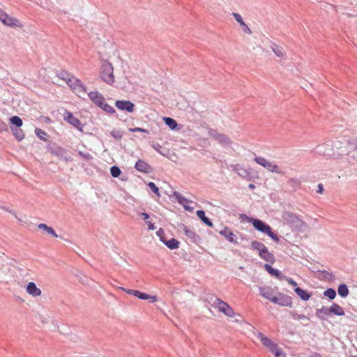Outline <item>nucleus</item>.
Wrapping results in <instances>:
<instances>
[{
    "instance_id": "nucleus-11",
    "label": "nucleus",
    "mask_w": 357,
    "mask_h": 357,
    "mask_svg": "<svg viewBox=\"0 0 357 357\" xmlns=\"http://www.w3.org/2000/svg\"><path fill=\"white\" fill-rule=\"evenodd\" d=\"M64 119L79 131H82V125L79 120L75 117L70 112H66L63 115Z\"/></svg>"
},
{
    "instance_id": "nucleus-46",
    "label": "nucleus",
    "mask_w": 357,
    "mask_h": 357,
    "mask_svg": "<svg viewBox=\"0 0 357 357\" xmlns=\"http://www.w3.org/2000/svg\"><path fill=\"white\" fill-rule=\"evenodd\" d=\"M15 220L13 221L15 222H24L25 220H27L26 217L24 215V214L20 213L19 215H14Z\"/></svg>"
},
{
    "instance_id": "nucleus-48",
    "label": "nucleus",
    "mask_w": 357,
    "mask_h": 357,
    "mask_svg": "<svg viewBox=\"0 0 357 357\" xmlns=\"http://www.w3.org/2000/svg\"><path fill=\"white\" fill-rule=\"evenodd\" d=\"M291 316L294 319L297 320H303V319H308L307 317L304 314H298L296 313L292 312Z\"/></svg>"
},
{
    "instance_id": "nucleus-9",
    "label": "nucleus",
    "mask_w": 357,
    "mask_h": 357,
    "mask_svg": "<svg viewBox=\"0 0 357 357\" xmlns=\"http://www.w3.org/2000/svg\"><path fill=\"white\" fill-rule=\"evenodd\" d=\"M118 289L126 292L128 294L133 295L142 300H148L151 303H155L158 301V297L156 296H151L146 293H142L138 290L126 289L122 287H119Z\"/></svg>"
},
{
    "instance_id": "nucleus-43",
    "label": "nucleus",
    "mask_w": 357,
    "mask_h": 357,
    "mask_svg": "<svg viewBox=\"0 0 357 357\" xmlns=\"http://www.w3.org/2000/svg\"><path fill=\"white\" fill-rule=\"evenodd\" d=\"M234 171L238 174L240 176H245L247 175V172L245 169H243V167H238L236 166L235 167V169Z\"/></svg>"
},
{
    "instance_id": "nucleus-36",
    "label": "nucleus",
    "mask_w": 357,
    "mask_h": 357,
    "mask_svg": "<svg viewBox=\"0 0 357 357\" xmlns=\"http://www.w3.org/2000/svg\"><path fill=\"white\" fill-rule=\"evenodd\" d=\"M240 221L241 222H247L248 223H257V224L263 223L261 220L250 218L248 216H246L245 215H241Z\"/></svg>"
},
{
    "instance_id": "nucleus-1",
    "label": "nucleus",
    "mask_w": 357,
    "mask_h": 357,
    "mask_svg": "<svg viewBox=\"0 0 357 357\" xmlns=\"http://www.w3.org/2000/svg\"><path fill=\"white\" fill-rule=\"evenodd\" d=\"M89 99L97 106L108 113H114V108L105 102L103 96L97 91H91L88 93Z\"/></svg>"
},
{
    "instance_id": "nucleus-18",
    "label": "nucleus",
    "mask_w": 357,
    "mask_h": 357,
    "mask_svg": "<svg viewBox=\"0 0 357 357\" xmlns=\"http://www.w3.org/2000/svg\"><path fill=\"white\" fill-rule=\"evenodd\" d=\"M38 230L45 234L51 236L54 238H57L58 235L52 227H49L47 225H38Z\"/></svg>"
},
{
    "instance_id": "nucleus-58",
    "label": "nucleus",
    "mask_w": 357,
    "mask_h": 357,
    "mask_svg": "<svg viewBox=\"0 0 357 357\" xmlns=\"http://www.w3.org/2000/svg\"><path fill=\"white\" fill-rule=\"evenodd\" d=\"M310 357H321V356L319 354L315 353V354H312V356H310Z\"/></svg>"
},
{
    "instance_id": "nucleus-60",
    "label": "nucleus",
    "mask_w": 357,
    "mask_h": 357,
    "mask_svg": "<svg viewBox=\"0 0 357 357\" xmlns=\"http://www.w3.org/2000/svg\"><path fill=\"white\" fill-rule=\"evenodd\" d=\"M294 181H295V180L291 179V180L289 181V183H292V182H294Z\"/></svg>"
},
{
    "instance_id": "nucleus-52",
    "label": "nucleus",
    "mask_w": 357,
    "mask_h": 357,
    "mask_svg": "<svg viewBox=\"0 0 357 357\" xmlns=\"http://www.w3.org/2000/svg\"><path fill=\"white\" fill-rule=\"evenodd\" d=\"M284 279L286 280V281L291 286L293 287H296L297 286V283L296 281H294L293 279L291 278H286L284 277Z\"/></svg>"
},
{
    "instance_id": "nucleus-32",
    "label": "nucleus",
    "mask_w": 357,
    "mask_h": 357,
    "mask_svg": "<svg viewBox=\"0 0 357 357\" xmlns=\"http://www.w3.org/2000/svg\"><path fill=\"white\" fill-rule=\"evenodd\" d=\"M163 121L165 123V124L169 127L170 129L172 130H175L177 126H178V124L176 123V121L172 119V118H170V117H164L163 118Z\"/></svg>"
},
{
    "instance_id": "nucleus-42",
    "label": "nucleus",
    "mask_w": 357,
    "mask_h": 357,
    "mask_svg": "<svg viewBox=\"0 0 357 357\" xmlns=\"http://www.w3.org/2000/svg\"><path fill=\"white\" fill-rule=\"evenodd\" d=\"M148 185L149 187L151 189V190L155 193L158 197L160 196V192H159V189L155 185L154 183L153 182H149L148 183Z\"/></svg>"
},
{
    "instance_id": "nucleus-31",
    "label": "nucleus",
    "mask_w": 357,
    "mask_h": 357,
    "mask_svg": "<svg viewBox=\"0 0 357 357\" xmlns=\"http://www.w3.org/2000/svg\"><path fill=\"white\" fill-rule=\"evenodd\" d=\"M269 351L273 353L275 357H286L285 354L278 347L276 344L271 347Z\"/></svg>"
},
{
    "instance_id": "nucleus-44",
    "label": "nucleus",
    "mask_w": 357,
    "mask_h": 357,
    "mask_svg": "<svg viewBox=\"0 0 357 357\" xmlns=\"http://www.w3.org/2000/svg\"><path fill=\"white\" fill-rule=\"evenodd\" d=\"M35 132L40 139L45 140V136L46 135V132L45 131L40 128H36L35 130Z\"/></svg>"
},
{
    "instance_id": "nucleus-23",
    "label": "nucleus",
    "mask_w": 357,
    "mask_h": 357,
    "mask_svg": "<svg viewBox=\"0 0 357 357\" xmlns=\"http://www.w3.org/2000/svg\"><path fill=\"white\" fill-rule=\"evenodd\" d=\"M282 217L284 220L289 223H295L299 221H302L298 217L290 212H285Z\"/></svg>"
},
{
    "instance_id": "nucleus-37",
    "label": "nucleus",
    "mask_w": 357,
    "mask_h": 357,
    "mask_svg": "<svg viewBox=\"0 0 357 357\" xmlns=\"http://www.w3.org/2000/svg\"><path fill=\"white\" fill-rule=\"evenodd\" d=\"M197 217L202 220L204 223H211V222L208 220V218L206 216L205 212L202 210H198L196 212Z\"/></svg>"
},
{
    "instance_id": "nucleus-19",
    "label": "nucleus",
    "mask_w": 357,
    "mask_h": 357,
    "mask_svg": "<svg viewBox=\"0 0 357 357\" xmlns=\"http://www.w3.org/2000/svg\"><path fill=\"white\" fill-rule=\"evenodd\" d=\"M271 52H273L277 57L281 59H284L287 56V53L284 49L276 43H274L273 47H272Z\"/></svg>"
},
{
    "instance_id": "nucleus-40",
    "label": "nucleus",
    "mask_w": 357,
    "mask_h": 357,
    "mask_svg": "<svg viewBox=\"0 0 357 357\" xmlns=\"http://www.w3.org/2000/svg\"><path fill=\"white\" fill-rule=\"evenodd\" d=\"M110 173L113 177L116 178L120 176L121 171L118 167L113 166L110 169Z\"/></svg>"
},
{
    "instance_id": "nucleus-24",
    "label": "nucleus",
    "mask_w": 357,
    "mask_h": 357,
    "mask_svg": "<svg viewBox=\"0 0 357 357\" xmlns=\"http://www.w3.org/2000/svg\"><path fill=\"white\" fill-rule=\"evenodd\" d=\"M331 314L330 307H322L320 309H318L316 312V315L320 319H326V317Z\"/></svg>"
},
{
    "instance_id": "nucleus-28",
    "label": "nucleus",
    "mask_w": 357,
    "mask_h": 357,
    "mask_svg": "<svg viewBox=\"0 0 357 357\" xmlns=\"http://www.w3.org/2000/svg\"><path fill=\"white\" fill-rule=\"evenodd\" d=\"M331 313L334 314L335 315L338 316H343L344 315V309L336 303H333V305L330 307Z\"/></svg>"
},
{
    "instance_id": "nucleus-54",
    "label": "nucleus",
    "mask_w": 357,
    "mask_h": 357,
    "mask_svg": "<svg viewBox=\"0 0 357 357\" xmlns=\"http://www.w3.org/2000/svg\"><path fill=\"white\" fill-rule=\"evenodd\" d=\"M111 135L115 137L116 139H120L121 137V135L120 134H119L118 132H116L114 131H112L111 132Z\"/></svg>"
},
{
    "instance_id": "nucleus-33",
    "label": "nucleus",
    "mask_w": 357,
    "mask_h": 357,
    "mask_svg": "<svg viewBox=\"0 0 357 357\" xmlns=\"http://www.w3.org/2000/svg\"><path fill=\"white\" fill-rule=\"evenodd\" d=\"M9 121L12 126H15L16 128H21L22 126V120L17 116H14L9 119Z\"/></svg>"
},
{
    "instance_id": "nucleus-17",
    "label": "nucleus",
    "mask_w": 357,
    "mask_h": 357,
    "mask_svg": "<svg viewBox=\"0 0 357 357\" xmlns=\"http://www.w3.org/2000/svg\"><path fill=\"white\" fill-rule=\"evenodd\" d=\"M232 15L234 17V19L236 20V22L239 23L240 26H241L242 31L245 33H247V34H249V35L252 33V31H251L250 29L244 22L242 17L239 14L234 13L232 14Z\"/></svg>"
},
{
    "instance_id": "nucleus-35",
    "label": "nucleus",
    "mask_w": 357,
    "mask_h": 357,
    "mask_svg": "<svg viewBox=\"0 0 357 357\" xmlns=\"http://www.w3.org/2000/svg\"><path fill=\"white\" fill-rule=\"evenodd\" d=\"M215 137L218 142H220V143H222L223 144H229L231 143V140L229 139V138L225 135L217 134L215 136Z\"/></svg>"
},
{
    "instance_id": "nucleus-59",
    "label": "nucleus",
    "mask_w": 357,
    "mask_h": 357,
    "mask_svg": "<svg viewBox=\"0 0 357 357\" xmlns=\"http://www.w3.org/2000/svg\"><path fill=\"white\" fill-rule=\"evenodd\" d=\"M248 187L250 189H255V185L254 184H252V183H250Z\"/></svg>"
},
{
    "instance_id": "nucleus-61",
    "label": "nucleus",
    "mask_w": 357,
    "mask_h": 357,
    "mask_svg": "<svg viewBox=\"0 0 357 357\" xmlns=\"http://www.w3.org/2000/svg\"><path fill=\"white\" fill-rule=\"evenodd\" d=\"M354 357H357V355H356V356H354Z\"/></svg>"
},
{
    "instance_id": "nucleus-50",
    "label": "nucleus",
    "mask_w": 357,
    "mask_h": 357,
    "mask_svg": "<svg viewBox=\"0 0 357 357\" xmlns=\"http://www.w3.org/2000/svg\"><path fill=\"white\" fill-rule=\"evenodd\" d=\"M129 131L131 132H141L148 133L147 130L141 128H129Z\"/></svg>"
},
{
    "instance_id": "nucleus-47",
    "label": "nucleus",
    "mask_w": 357,
    "mask_h": 357,
    "mask_svg": "<svg viewBox=\"0 0 357 357\" xmlns=\"http://www.w3.org/2000/svg\"><path fill=\"white\" fill-rule=\"evenodd\" d=\"M157 236L160 238V240L164 243V241L166 240V238L165 236L164 231L162 229H160L156 232Z\"/></svg>"
},
{
    "instance_id": "nucleus-51",
    "label": "nucleus",
    "mask_w": 357,
    "mask_h": 357,
    "mask_svg": "<svg viewBox=\"0 0 357 357\" xmlns=\"http://www.w3.org/2000/svg\"><path fill=\"white\" fill-rule=\"evenodd\" d=\"M8 130V127L6 123L0 119V132H6Z\"/></svg>"
},
{
    "instance_id": "nucleus-20",
    "label": "nucleus",
    "mask_w": 357,
    "mask_h": 357,
    "mask_svg": "<svg viewBox=\"0 0 357 357\" xmlns=\"http://www.w3.org/2000/svg\"><path fill=\"white\" fill-rule=\"evenodd\" d=\"M181 231H183L186 236L192 239L194 241L199 238V236L194 231V230L185 225H182Z\"/></svg>"
},
{
    "instance_id": "nucleus-3",
    "label": "nucleus",
    "mask_w": 357,
    "mask_h": 357,
    "mask_svg": "<svg viewBox=\"0 0 357 357\" xmlns=\"http://www.w3.org/2000/svg\"><path fill=\"white\" fill-rule=\"evenodd\" d=\"M65 81L72 91L79 98H82L87 93L86 87L76 77H72L66 79Z\"/></svg>"
},
{
    "instance_id": "nucleus-30",
    "label": "nucleus",
    "mask_w": 357,
    "mask_h": 357,
    "mask_svg": "<svg viewBox=\"0 0 357 357\" xmlns=\"http://www.w3.org/2000/svg\"><path fill=\"white\" fill-rule=\"evenodd\" d=\"M13 135L18 141H22L25 135L22 129L20 128H13V127L10 128Z\"/></svg>"
},
{
    "instance_id": "nucleus-26",
    "label": "nucleus",
    "mask_w": 357,
    "mask_h": 357,
    "mask_svg": "<svg viewBox=\"0 0 357 357\" xmlns=\"http://www.w3.org/2000/svg\"><path fill=\"white\" fill-rule=\"evenodd\" d=\"M220 234L226 238L228 241L231 243L236 242V236L234 234L230 229L225 228V229L220 231Z\"/></svg>"
},
{
    "instance_id": "nucleus-15",
    "label": "nucleus",
    "mask_w": 357,
    "mask_h": 357,
    "mask_svg": "<svg viewBox=\"0 0 357 357\" xmlns=\"http://www.w3.org/2000/svg\"><path fill=\"white\" fill-rule=\"evenodd\" d=\"M259 294L261 296L271 301H272L273 298L275 297L274 291L270 287H260Z\"/></svg>"
},
{
    "instance_id": "nucleus-53",
    "label": "nucleus",
    "mask_w": 357,
    "mask_h": 357,
    "mask_svg": "<svg viewBox=\"0 0 357 357\" xmlns=\"http://www.w3.org/2000/svg\"><path fill=\"white\" fill-rule=\"evenodd\" d=\"M268 234L269 236H271L275 241H279V238L277 236V235H275L274 233H273V231L271 230L268 232Z\"/></svg>"
},
{
    "instance_id": "nucleus-56",
    "label": "nucleus",
    "mask_w": 357,
    "mask_h": 357,
    "mask_svg": "<svg viewBox=\"0 0 357 357\" xmlns=\"http://www.w3.org/2000/svg\"><path fill=\"white\" fill-rule=\"evenodd\" d=\"M155 229L154 225H148V230H153Z\"/></svg>"
},
{
    "instance_id": "nucleus-41",
    "label": "nucleus",
    "mask_w": 357,
    "mask_h": 357,
    "mask_svg": "<svg viewBox=\"0 0 357 357\" xmlns=\"http://www.w3.org/2000/svg\"><path fill=\"white\" fill-rule=\"evenodd\" d=\"M348 144L351 149L357 150V137H351L348 141Z\"/></svg>"
},
{
    "instance_id": "nucleus-4",
    "label": "nucleus",
    "mask_w": 357,
    "mask_h": 357,
    "mask_svg": "<svg viewBox=\"0 0 357 357\" xmlns=\"http://www.w3.org/2000/svg\"><path fill=\"white\" fill-rule=\"evenodd\" d=\"M254 160L261 167H264L266 169L272 173H275L278 174H283L284 172L282 171L281 168L274 162L270 161L268 159L257 156L254 158Z\"/></svg>"
},
{
    "instance_id": "nucleus-55",
    "label": "nucleus",
    "mask_w": 357,
    "mask_h": 357,
    "mask_svg": "<svg viewBox=\"0 0 357 357\" xmlns=\"http://www.w3.org/2000/svg\"><path fill=\"white\" fill-rule=\"evenodd\" d=\"M324 192V187H323V185L322 184H319L318 185V190H317V192L319 193V194H322Z\"/></svg>"
},
{
    "instance_id": "nucleus-12",
    "label": "nucleus",
    "mask_w": 357,
    "mask_h": 357,
    "mask_svg": "<svg viewBox=\"0 0 357 357\" xmlns=\"http://www.w3.org/2000/svg\"><path fill=\"white\" fill-rule=\"evenodd\" d=\"M274 43L269 39L266 38L261 40L259 47L264 54L269 56L271 54L272 47H273Z\"/></svg>"
},
{
    "instance_id": "nucleus-5",
    "label": "nucleus",
    "mask_w": 357,
    "mask_h": 357,
    "mask_svg": "<svg viewBox=\"0 0 357 357\" xmlns=\"http://www.w3.org/2000/svg\"><path fill=\"white\" fill-rule=\"evenodd\" d=\"M100 77L105 82L109 84H112L114 82V68L111 63L108 61L103 62L101 67Z\"/></svg>"
},
{
    "instance_id": "nucleus-49",
    "label": "nucleus",
    "mask_w": 357,
    "mask_h": 357,
    "mask_svg": "<svg viewBox=\"0 0 357 357\" xmlns=\"http://www.w3.org/2000/svg\"><path fill=\"white\" fill-rule=\"evenodd\" d=\"M79 155L82 156L84 159L87 160H91L92 158V156L91 155L90 153H84L81 151H79Z\"/></svg>"
},
{
    "instance_id": "nucleus-45",
    "label": "nucleus",
    "mask_w": 357,
    "mask_h": 357,
    "mask_svg": "<svg viewBox=\"0 0 357 357\" xmlns=\"http://www.w3.org/2000/svg\"><path fill=\"white\" fill-rule=\"evenodd\" d=\"M8 273H10V275L8 276V281L13 282L15 281V272L13 269H11L10 268H7Z\"/></svg>"
},
{
    "instance_id": "nucleus-6",
    "label": "nucleus",
    "mask_w": 357,
    "mask_h": 357,
    "mask_svg": "<svg viewBox=\"0 0 357 357\" xmlns=\"http://www.w3.org/2000/svg\"><path fill=\"white\" fill-rule=\"evenodd\" d=\"M171 198L174 200L176 201L178 204H180L185 211L192 212L194 211L195 207L192 206L195 204V203L186 199L183 195H182L181 193L175 191L172 193L171 195Z\"/></svg>"
},
{
    "instance_id": "nucleus-39",
    "label": "nucleus",
    "mask_w": 357,
    "mask_h": 357,
    "mask_svg": "<svg viewBox=\"0 0 357 357\" xmlns=\"http://www.w3.org/2000/svg\"><path fill=\"white\" fill-rule=\"evenodd\" d=\"M254 226L258 230L266 232L267 234L271 230V228L268 226V225H254Z\"/></svg>"
},
{
    "instance_id": "nucleus-10",
    "label": "nucleus",
    "mask_w": 357,
    "mask_h": 357,
    "mask_svg": "<svg viewBox=\"0 0 357 357\" xmlns=\"http://www.w3.org/2000/svg\"><path fill=\"white\" fill-rule=\"evenodd\" d=\"M271 302L281 306L291 307L292 305L291 297L282 293H278L277 296H275Z\"/></svg>"
},
{
    "instance_id": "nucleus-21",
    "label": "nucleus",
    "mask_w": 357,
    "mask_h": 357,
    "mask_svg": "<svg viewBox=\"0 0 357 357\" xmlns=\"http://www.w3.org/2000/svg\"><path fill=\"white\" fill-rule=\"evenodd\" d=\"M257 337L261 341L262 344L268 349L275 344L271 339H269L260 332L257 333Z\"/></svg>"
},
{
    "instance_id": "nucleus-27",
    "label": "nucleus",
    "mask_w": 357,
    "mask_h": 357,
    "mask_svg": "<svg viewBox=\"0 0 357 357\" xmlns=\"http://www.w3.org/2000/svg\"><path fill=\"white\" fill-rule=\"evenodd\" d=\"M294 291L303 301L309 300L311 296L310 294L300 287H296Z\"/></svg>"
},
{
    "instance_id": "nucleus-57",
    "label": "nucleus",
    "mask_w": 357,
    "mask_h": 357,
    "mask_svg": "<svg viewBox=\"0 0 357 357\" xmlns=\"http://www.w3.org/2000/svg\"><path fill=\"white\" fill-rule=\"evenodd\" d=\"M142 215L144 216V219L145 220H147L149 218V215L146 214V213H142Z\"/></svg>"
},
{
    "instance_id": "nucleus-38",
    "label": "nucleus",
    "mask_w": 357,
    "mask_h": 357,
    "mask_svg": "<svg viewBox=\"0 0 357 357\" xmlns=\"http://www.w3.org/2000/svg\"><path fill=\"white\" fill-rule=\"evenodd\" d=\"M324 295L328 297V298L333 300L336 296V292L333 289L329 288L324 292Z\"/></svg>"
},
{
    "instance_id": "nucleus-22",
    "label": "nucleus",
    "mask_w": 357,
    "mask_h": 357,
    "mask_svg": "<svg viewBox=\"0 0 357 357\" xmlns=\"http://www.w3.org/2000/svg\"><path fill=\"white\" fill-rule=\"evenodd\" d=\"M135 167L137 170L143 173H149L151 170V167L146 162L142 160H139L136 162Z\"/></svg>"
},
{
    "instance_id": "nucleus-2",
    "label": "nucleus",
    "mask_w": 357,
    "mask_h": 357,
    "mask_svg": "<svg viewBox=\"0 0 357 357\" xmlns=\"http://www.w3.org/2000/svg\"><path fill=\"white\" fill-rule=\"evenodd\" d=\"M251 246L253 250L258 252L260 257L264 261L271 264H273L275 262L274 255L268 250L264 244L255 241L252 242Z\"/></svg>"
},
{
    "instance_id": "nucleus-25",
    "label": "nucleus",
    "mask_w": 357,
    "mask_h": 357,
    "mask_svg": "<svg viewBox=\"0 0 357 357\" xmlns=\"http://www.w3.org/2000/svg\"><path fill=\"white\" fill-rule=\"evenodd\" d=\"M264 268L271 275L274 276L278 279L283 278V276L281 274V273L278 270L273 268L269 264H265Z\"/></svg>"
},
{
    "instance_id": "nucleus-8",
    "label": "nucleus",
    "mask_w": 357,
    "mask_h": 357,
    "mask_svg": "<svg viewBox=\"0 0 357 357\" xmlns=\"http://www.w3.org/2000/svg\"><path fill=\"white\" fill-rule=\"evenodd\" d=\"M213 305L220 312L229 317H234L235 316L234 310L227 303L220 298H215Z\"/></svg>"
},
{
    "instance_id": "nucleus-14",
    "label": "nucleus",
    "mask_w": 357,
    "mask_h": 357,
    "mask_svg": "<svg viewBox=\"0 0 357 357\" xmlns=\"http://www.w3.org/2000/svg\"><path fill=\"white\" fill-rule=\"evenodd\" d=\"M26 291L28 294L33 297H38L42 294V291L37 287L36 284L33 282H30L26 287Z\"/></svg>"
},
{
    "instance_id": "nucleus-34",
    "label": "nucleus",
    "mask_w": 357,
    "mask_h": 357,
    "mask_svg": "<svg viewBox=\"0 0 357 357\" xmlns=\"http://www.w3.org/2000/svg\"><path fill=\"white\" fill-rule=\"evenodd\" d=\"M337 292H338V294L340 296H341L342 297L347 296L349 293L347 285L344 284H341L339 285V287L337 288Z\"/></svg>"
},
{
    "instance_id": "nucleus-7",
    "label": "nucleus",
    "mask_w": 357,
    "mask_h": 357,
    "mask_svg": "<svg viewBox=\"0 0 357 357\" xmlns=\"http://www.w3.org/2000/svg\"><path fill=\"white\" fill-rule=\"evenodd\" d=\"M0 21L6 26L13 28H22V24L16 18L10 16L0 9Z\"/></svg>"
},
{
    "instance_id": "nucleus-16",
    "label": "nucleus",
    "mask_w": 357,
    "mask_h": 357,
    "mask_svg": "<svg viewBox=\"0 0 357 357\" xmlns=\"http://www.w3.org/2000/svg\"><path fill=\"white\" fill-rule=\"evenodd\" d=\"M51 153L56 155L60 159L64 160L65 161H68L69 158L67 156V152L66 151L60 146L54 147L52 149Z\"/></svg>"
},
{
    "instance_id": "nucleus-13",
    "label": "nucleus",
    "mask_w": 357,
    "mask_h": 357,
    "mask_svg": "<svg viewBox=\"0 0 357 357\" xmlns=\"http://www.w3.org/2000/svg\"><path fill=\"white\" fill-rule=\"evenodd\" d=\"M115 105L119 109L128 112H132L135 107L134 104L129 100H116Z\"/></svg>"
},
{
    "instance_id": "nucleus-29",
    "label": "nucleus",
    "mask_w": 357,
    "mask_h": 357,
    "mask_svg": "<svg viewBox=\"0 0 357 357\" xmlns=\"http://www.w3.org/2000/svg\"><path fill=\"white\" fill-rule=\"evenodd\" d=\"M163 243L165 244V245L170 250L178 248L180 244L179 241L174 238L168 241L166 239Z\"/></svg>"
}]
</instances>
